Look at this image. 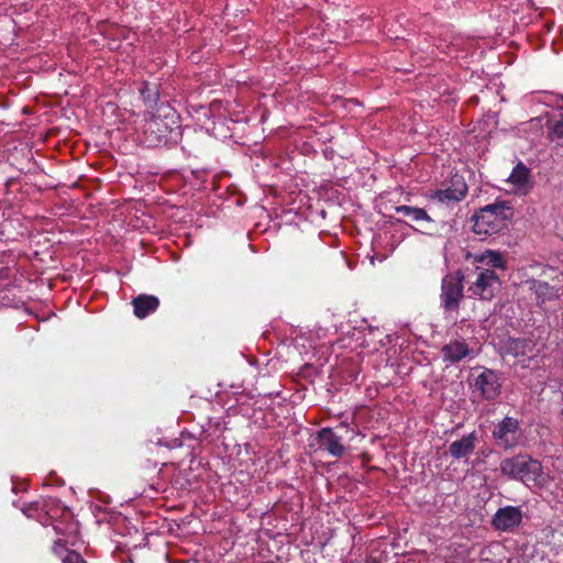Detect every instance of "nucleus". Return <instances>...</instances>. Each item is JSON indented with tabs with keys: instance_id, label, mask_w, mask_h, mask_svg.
<instances>
[{
	"instance_id": "f257e3e1",
	"label": "nucleus",
	"mask_w": 563,
	"mask_h": 563,
	"mask_svg": "<svg viewBox=\"0 0 563 563\" xmlns=\"http://www.w3.org/2000/svg\"><path fill=\"white\" fill-rule=\"evenodd\" d=\"M514 210L509 202L497 201L481 208L472 217L473 231L477 235H494L507 228Z\"/></svg>"
},
{
	"instance_id": "f03ea898",
	"label": "nucleus",
	"mask_w": 563,
	"mask_h": 563,
	"mask_svg": "<svg viewBox=\"0 0 563 563\" xmlns=\"http://www.w3.org/2000/svg\"><path fill=\"white\" fill-rule=\"evenodd\" d=\"M179 135L180 125L173 115H152L143 126L144 143L150 147L176 144Z\"/></svg>"
},
{
	"instance_id": "7ed1b4c3",
	"label": "nucleus",
	"mask_w": 563,
	"mask_h": 563,
	"mask_svg": "<svg viewBox=\"0 0 563 563\" xmlns=\"http://www.w3.org/2000/svg\"><path fill=\"white\" fill-rule=\"evenodd\" d=\"M500 473L511 481H519L530 486L542 475L541 463L528 454H517L501 460Z\"/></svg>"
},
{
	"instance_id": "20e7f679",
	"label": "nucleus",
	"mask_w": 563,
	"mask_h": 563,
	"mask_svg": "<svg viewBox=\"0 0 563 563\" xmlns=\"http://www.w3.org/2000/svg\"><path fill=\"white\" fill-rule=\"evenodd\" d=\"M464 274L461 269L442 278L440 302L445 313L459 312L464 299Z\"/></svg>"
},
{
	"instance_id": "39448f33",
	"label": "nucleus",
	"mask_w": 563,
	"mask_h": 563,
	"mask_svg": "<svg viewBox=\"0 0 563 563\" xmlns=\"http://www.w3.org/2000/svg\"><path fill=\"white\" fill-rule=\"evenodd\" d=\"M492 438L497 448L505 451L516 448L520 440V423L514 417H505L495 424Z\"/></svg>"
},
{
	"instance_id": "423d86ee",
	"label": "nucleus",
	"mask_w": 563,
	"mask_h": 563,
	"mask_svg": "<svg viewBox=\"0 0 563 563\" xmlns=\"http://www.w3.org/2000/svg\"><path fill=\"white\" fill-rule=\"evenodd\" d=\"M481 395L482 399L494 401L501 394L499 374L490 368H484L471 384Z\"/></svg>"
},
{
	"instance_id": "0eeeda50",
	"label": "nucleus",
	"mask_w": 563,
	"mask_h": 563,
	"mask_svg": "<svg viewBox=\"0 0 563 563\" xmlns=\"http://www.w3.org/2000/svg\"><path fill=\"white\" fill-rule=\"evenodd\" d=\"M500 279L492 269H483L478 273L476 282L470 286L468 290L483 300H490L500 289Z\"/></svg>"
},
{
	"instance_id": "6e6552de",
	"label": "nucleus",
	"mask_w": 563,
	"mask_h": 563,
	"mask_svg": "<svg viewBox=\"0 0 563 563\" xmlns=\"http://www.w3.org/2000/svg\"><path fill=\"white\" fill-rule=\"evenodd\" d=\"M523 518L520 507L505 506L499 508L492 518V526L497 531H514L518 528Z\"/></svg>"
},
{
	"instance_id": "1a4fd4ad",
	"label": "nucleus",
	"mask_w": 563,
	"mask_h": 563,
	"mask_svg": "<svg viewBox=\"0 0 563 563\" xmlns=\"http://www.w3.org/2000/svg\"><path fill=\"white\" fill-rule=\"evenodd\" d=\"M466 194L467 185L464 177L456 174L451 178V186L433 191L430 197L438 199L440 202L450 203L463 200Z\"/></svg>"
},
{
	"instance_id": "9d476101",
	"label": "nucleus",
	"mask_w": 563,
	"mask_h": 563,
	"mask_svg": "<svg viewBox=\"0 0 563 563\" xmlns=\"http://www.w3.org/2000/svg\"><path fill=\"white\" fill-rule=\"evenodd\" d=\"M317 440L321 448L334 457H341L345 448L342 444V438L338 435L331 428H322L317 433Z\"/></svg>"
},
{
	"instance_id": "9b49d317",
	"label": "nucleus",
	"mask_w": 563,
	"mask_h": 563,
	"mask_svg": "<svg viewBox=\"0 0 563 563\" xmlns=\"http://www.w3.org/2000/svg\"><path fill=\"white\" fill-rule=\"evenodd\" d=\"M477 441L476 432H471L463 435L460 440L453 441L449 445V454L454 460H461L467 457L475 450Z\"/></svg>"
},
{
	"instance_id": "f8f14e48",
	"label": "nucleus",
	"mask_w": 563,
	"mask_h": 563,
	"mask_svg": "<svg viewBox=\"0 0 563 563\" xmlns=\"http://www.w3.org/2000/svg\"><path fill=\"white\" fill-rule=\"evenodd\" d=\"M133 312L139 319H144L159 307V299L153 295L141 294L133 298Z\"/></svg>"
},
{
	"instance_id": "ddd939ff",
	"label": "nucleus",
	"mask_w": 563,
	"mask_h": 563,
	"mask_svg": "<svg viewBox=\"0 0 563 563\" xmlns=\"http://www.w3.org/2000/svg\"><path fill=\"white\" fill-rule=\"evenodd\" d=\"M471 352V349L464 341H451L445 344L442 350V356L444 362L457 363L466 357Z\"/></svg>"
},
{
	"instance_id": "4468645a",
	"label": "nucleus",
	"mask_w": 563,
	"mask_h": 563,
	"mask_svg": "<svg viewBox=\"0 0 563 563\" xmlns=\"http://www.w3.org/2000/svg\"><path fill=\"white\" fill-rule=\"evenodd\" d=\"M530 289L534 292L538 305L544 303L545 301L558 299L559 298V289L551 286L549 283L539 280V279H532L529 282Z\"/></svg>"
},
{
	"instance_id": "2eb2a0df",
	"label": "nucleus",
	"mask_w": 563,
	"mask_h": 563,
	"mask_svg": "<svg viewBox=\"0 0 563 563\" xmlns=\"http://www.w3.org/2000/svg\"><path fill=\"white\" fill-rule=\"evenodd\" d=\"M66 541L58 539L54 542L53 552L60 558L62 563H87L80 553L66 548Z\"/></svg>"
},
{
	"instance_id": "dca6fc26",
	"label": "nucleus",
	"mask_w": 563,
	"mask_h": 563,
	"mask_svg": "<svg viewBox=\"0 0 563 563\" xmlns=\"http://www.w3.org/2000/svg\"><path fill=\"white\" fill-rule=\"evenodd\" d=\"M532 341L526 338L509 339L506 342V352L515 357L527 356L532 353Z\"/></svg>"
},
{
	"instance_id": "f3484780",
	"label": "nucleus",
	"mask_w": 563,
	"mask_h": 563,
	"mask_svg": "<svg viewBox=\"0 0 563 563\" xmlns=\"http://www.w3.org/2000/svg\"><path fill=\"white\" fill-rule=\"evenodd\" d=\"M140 92L147 108L153 110L157 107L159 101V91L156 84L143 81Z\"/></svg>"
},
{
	"instance_id": "a211bd4d",
	"label": "nucleus",
	"mask_w": 563,
	"mask_h": 563,
	"mask_svg": "<svg viewBox=\"0 0 563 563\" xmlns=\"http://www.w3.org/2000/svg\"><path fill=\"white\" fill-rule=\"evenodd\" d=\"M395 211L397 213H401L406 217H409L413 222H419V221H428V222H431V218L430 216L427 213V211L422 208H417V207H410V206H397L395 208Z\"/></svg>"
},
{
	"instance_id": "6ab92c4d",
	"label": "nucleus",
	"mask_w": 563,
	"mask_h": 563,
	"mask_svg": "<svg viewBox=\"0 0 563 563\" xmlns=\"http://www.w3.org/2000/svg\"><path fill=\"white\" fill-rule=\"evenodd\" d=\"M530 170L522 163H519L510 174L508 180L519 188H525L529 183Z\"/></svg>"
},
{
	"instance_id": "aec40b11",
	"label": "nucleus",
	"mask_w": 563,
	"mask_h": 563,
	"mask_svg": "<svg viewBox=\"0 0 563 563\" xmlns=\"http://www.w3.org/2000/svg\"><path fill=\"white\" fill-rule=\"evenodd\" d=\"M548 137L558 145H563V113L559 119L548 121Z\"/></svg>"
},
{
	"instance_id": "412c9836",
	"label": "nucleus",
	"mask_w": 563,
	"mask_h": 563,
	"mask_svg": "<svg viewBox=\"0 0 563 563\" xmlns=\"http://www.w3.org/2000/svg\"><path fill=\"white\" fill-rule=\"evenodd\" d=\"M481 262H486V264L493 268H505V262L503 256L499 253L487 251L479 258Z\"/></svg>"
},
{
	"instance_id": "4be33fe9",
	"label": "nucleus",
	"mask_w": 563,
	"mask_h": 563,
	"mask_svg": "<svg viewBox=\"0 0 563 563\" xmlns=\"http://www.w3.org/2000/svg\"><path fill=\"white\" fill-rule=\"evenodd\" d=\"M37 509H38L37 503H32V504L25 505L22 508V512L26 517L32 518L34 516V514L37 511Z\"/></svg>"
}]
</instances>
